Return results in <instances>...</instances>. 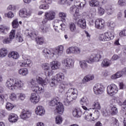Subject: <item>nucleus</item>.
<instances>
[{
  "label": "nucleus",
  "instance_id": "nucleus-12",
  "mask_svg": "<svg viewBox=\"0 0 126 126\" xmlns=\"http://www.w3.org/2000/svg\"><path fill=\"white\" fill-rule=\"evenodd\" d=\"M100 116V112L98 110H95L93 116L92 117V114L89 113L87 115H86L85 119L86 120H89L88 121H90V122H91L92 121H95V120H97L98 118H99Z\"/></svg>",
  "mask_w": 126,
  "mask_h": 126
},
{
  "label": "nucleus",
  "instance_id": "nucleus-5",
  "mask_svg": "<svg viewBox=\"0 0 126 126\" xmlns=\"http://www.w3.org/2000/svg\"><path fill=\"white\" fill-rule=\"evenodd\" d=\"M56 18V12L53 10H49L45 12L44 18L42 21L43 24H45L48 22V21H52Z\"/></svg>",
  "mask_w": 126,
  "mask_h": 126
},
{
  "label": "nucleus",
  "instance_id": "nucleus-50",
  "mask_svg": "<svg viewBox=\"0 0 126 126\" xmlns=\"http://www.w3.org/2000/svg\"><path fill=\"white\" fill-rule=\"evenodd\" d=\"M14 106L13 104L10 103V102H7L6 105V108L7 110L8 111H10L13 109Z\"/></svg>",
  "mask_w": 126,
  "mask_h": 126
},
{
  "label": "nucleus",
  "instance_id": "nucleus-20",
  "mask_svg": "<svg viewBox=\"0 0 126 126\" xmlns=\"http://www.w3.org/2000/svg\"><path fill=\"white\" fill-rule=\"evenodd\" d=\"M20 117L22 120H27V119H29L31 117V112L27 110H23Z\"/></svg>",
  "mask_w": 126,
  "mask_h": 126
},
{
  "label": "nucleus",
  "instance_id": "nucleus-51",
  "mask_svg": "<svg viewBox=\"0 0 126 126\" xmlns=\"http://www.w3.org/2000/svg\"><path fill=\"white\" fill-rule=\"evenodd\" d=\"M87 102H88V99L86 96L83 97L80 100V103L81 105H83V104H87Z\"/></svg>",
  "mask_w": 126,
  "mask_h": 126
},
{
  "label": "nucleus",
  "instance_id": "nucleus-33",
  "mask_svg": "<svg viewBox=\"0 0 126 126\" xmlns=\"http://www.w3.org/2000/svg\"><path fill=\"white\" fill-rule=\"evenodd\" d=\"M7 55V49L3 48L0 49V58H4Z\"/></svg>",
  "mask_w": 126,
  "mask_h": 126
},
{
  "label": "nucleus",
  "instance_id": "nucleus-3",
  "mask_svg": "<svg viewBox=\"0 0 126 126\" xmlns=\"http://www.w3.org/2000/svg\"><path fill=\"white\" fill-rule=\"evenodd\" d=\"M6 86L10 90H14L16 88L22 89L24 86L23 81L18 79H9L6 82Z\"/></svg>",
  "mask_w": 126,
  "mask_h": 126
},
{
  "label": "nucleus",
  "instance_id": "nucleus-57",
  "mask_svg": "<svg viewBox=\"0 0 126 126\" xmlns=\"http://www.w3.org/2000/svg\"><path fill=\"white\" fill-rule=\"evenodd\" d=\"M5 16H7L8 18H13L14 14L11 11L8 12L7 14H5Z\"/></svg>",
  "mask_w": 126,
  "mask_h": 126
},
{
  "label": "nucleus",
  "instance_id": "nucleus-34",
  "mask_svg": "<svg viewBox=\"0 0 126 126\" xmlns=\"http://www.w3.org/2000/svg\"><path fill=\"white\" fill-rule=\"evenodd\" d=\"M123 75L124 74H123V72L121 71L117 72L114 75H113L111 76V78L112 79H117V78H120V77H122Z\"/></svg>",
  "mask_w": 126,
  "mask_h": 126
},
{
  "label": "nucleus",
  "instance_id": "nucleus-32",
  "mask_svg": "<svg viewBox=\"0 0 126 126\" xmlns=\"http://www.w3.org/2000/svg\"><path fill=\"white\" fill-rule=\"evenodd\" d=\"M93 79H94V75H88L83 78V82L85 83V82H88V81L93 80Z\"/></svg>",
  "mask_w": 126,
  "mask_h": 126
},
{
  "label": "nucleus",
  "instance_id": "nucleus-15",
  "mask_svg": "<svg viewBox=\"0 0 126 126\" xmlns=\"http://www.w3.org/2000/svg\"><path fill=\"white\" fill-rule=\"evenodd\" d=\"M40 3L46 4H41L39 6L40 9H49L50 7V5H49V4H51V3H52V0H41Z\"/></svg>",
  "mask_w": 126,
  "mask_h": 126
},
{
  "label": "nucleus",
  "instance_id": "nucleus-53",
  "mask_svg": "<svg viewBox=\"0 0 126 126\" xmlns=\"http://www.w3.org/2000/svg\"><path fill=\"white\" fill-rule=\"evenodd\" d=\"M25 34H26L28 36H30V37H32V35H32L33 36H34H34H37V34H36V33L32 32L30 31H29L28 30L25 31Z\"/></svg>",
  "mask_w": 126,
  "mask_h": 126
},
{
  "label": "nucleus",
  "instance_id": "nucleus-40",
  "mask_svg": "<svg viewBox=\"0 0 126 126\" xmlns=\"http://www.w3.org/2000/svg\"><path fill=\"white\" fill-rule=\"evenodd\" d=\"M105 9L107 10V13L108 15H111V14H113L114 13V8L112 7V6H106Z\"/></svg>",
  "mask_w": 126,
  "mask_h": 126
},
{
  "label": "nucleus",
  "instance_id": "nucleus-31",
  "mask_svg": "<svg viewBox=\"0 0 126 126\" xmlns=\"http://www.w3.org/2000/svg\"><path fill=\"white\" fill-rule=\"evenodd\" d=\"M18 73L22 76H26L28 74V69L27 68H22L19 70Z\"/></svg>",
  "mask_w": 126,
  "mask_h": 126
},
{
  "label": "nucleus",
  "instance_id": "nucleus-54",
  "mask_svg": "<svg viewBox=\"0 0 126 126\" xmlns=\"http://www.w3.org/2000/svg\"><path fill=\"white\" fill-rule=\"evenodd\" d=\"M59 92H61V93H62V92H63V90H64L65 88V86L64 85V84H63V83H59Z\"/></svg>",
  "mask_w": 126,
  "mask_h": 126
},
{
  "label": "nucleus",
  "instance_id": "nucleus-43",
  "mask_svg": "<svg viewBox=\"0 0 126 126\" xmlns=\"http://www.w3.org/2000/svg\"><path fill=\"white\" fill-rule=\"evenodd\" d=\"M58 98H54L53 100H52L50 102H49V105L50 106H52V107H54L55 106H57L58 105V103L60 102L58 100Z\"/></svg>",
  "mask_w": 126,
  "mask_h": 126
},
{
  "label": "nucleus",
  "instance_id": "nucleus-14",
  "mask_svg": "<svg viewBox=\"0 0 126 126\" xmlns=\"http://www.w3.org/2000/svg\"><path fill=\"white\" fill-rule=\"evenodd\" d=\"M15 37V30H13L10 32V34L8 37H6L2 40L3 44H9L11 43L12 39H14Z\"/></svg>",
  "mask_w": 126,
  "mask_h": 126
},
{
  "label": "nucleus",
  "instance_id": "nucleus-56",
  "mask_svg": "<svg viewBox=\"0 0 126 126\" xmlns=\"http://www.w3.org/2000/svg\"><path fill=\"white\" fill-rule=\"evenodd\" d=\"M80 65L82 68H85L87 66V63H86V62L84 61L80 62Z\"/></svg>",
  "mask_w": 126,
  "mask_h": 126
},
{
  "label": "nucleus",
  "instance_id": "nucleus-61",
  "mask_svg": "<svg viewBox=\"0 0 126 126\" xmlns=\"http://www.w3.org/2000/svg\"><path fill=\"white\" fill-rule=\"evenodd\" d=\"M72 54H77L79 51V48L76 46L72 47Z\"/></svg>",
  "mask_w": 126,
  "mask_h": 126
},
{
  "label": "nucleus",
  "instance_id": "nucleus-39",
  "mask_svg": "<svg viewBox=\"0 0 126 126\" xmlns=\"http://www.w3.org/2000/svg\"><path fill=\"white\" fill-rule=\"evenodd\" d=\"M63 118L60 115L55 117V123L56 125H62V124H63Z\"/></svg>",
  "mask_w": 126,
  "mask_h": 126
},
{
  "label": "nucleus",
  "instance_id": "nucleus-29",
  "mask_svg": "<svg viewBox=\"0 0 126 126\" xmlns=\"http://www.w3.org/2000/svg\"><path fill=\"white\" fill-rule=\"evenodd\" d=\"M97 13V11L96 10V9L93 8L92 9L88 15V16L89 17V18H91V19H92V18H94L95 16H96V14Z\"/></svg>",
  "mask_w": 126,
  "mask_h": 126
},
{
  "label": "nucleus",
  "instance_id": "nucleus-36",
  "mask_svg": "<svg viewBox=\"0 0 126 126\" xmlns=\"http://www.w3.org/2000/svg\"><path fill=\"white\" fill-rule=\"evenodd\" d=\"M92 107L93 109H94L95 110H96V111H98V110H101V105H100V103L98 101H95L94 102Z\"/></svg>",
  "mask_w": 126,
  "mask_h": 126
},
{
  "label": "nucleus",
  "instance_id": "nucleus-44",
  "mask_svg": "<svg viewBox=\"0 0 126 126\" xmlns=\"http://www.w3.org/2000/svg\"><path fill=\"white\" fill-rule=\"evenodd\" d=\"M12 26L13 28H14L15 29H16V28H18V26H19L18 19H16L14 20L12 22Z\"/></svg>",
  "mask_w": 126,
  "mask_h": 126
},
{
  "label": "nucleus",
  "instance_id": "nucleus-4",
  "mask_svg": "<svg viewBox=\"0 0 126 126\" xmlns=\"http://www.w3.org/2000/svg\"><path fill=\"white\" fill-rule=\"evenodd\" d=\"M63 80H64V74L63 73H59L56 75L54 79H52L50 81V86L51 87L57 86V85H59V83H62Z\"/></svg>",
  "mask_w": 126,
  "mask_h": 126
},
{
  "label": "nucleus",
  "instance_id": "nucleus-6",
  "mask_svg": "<svg viewBox=\"0 0 126 126\" xmlns=\"http://www.w3.org/2000/svg\"><path fill=\"white\" fill-rule=\"evenodd\" d=\"M102 56L103 52L99 51L97 53L92 54V56L90 57L89 59L86 60V62L88 63H94V62H99Z\"/></svg>",
  "mask_w": 126,
  "mask_h": 126
},
{
  "label": "nucleus",
  "instance_id": "nucleus-48",
  "mask_svg": "<svg viewBox=\"0 0 126 126\" xmlns=\"http://www.w3.org/2000/svg\"><path fill=\"white\" fill-rule=\"evenodd\" d=\"M40 30L42 33H47V32H49V31L51 30V28L50 26L45 27L44 28L41 27L40 28Z\"/></svg>",
  "mask_w": 126,
  "mask_h": 126
},
{
  "label": "nucleus",
  "instance_id": "nucleus-28",
  "mask_svg": "<svg viewBox=\"0 0 126 126\" xmlns=\"http://www.w3.org/2000/svg\"><path fill=\"white\" fill-rule=\"evenodd\" d=\"M89 4L92 7H98L100 5V2L98 0H91Z\"/></svg>",
  "mask_w": 126,
  "mask_h": 126
},
{
  "label": "nucleus",
  "instance_id": "nucleus-64",
  "mask_svg": "<svg viewBox=\"0 0 126 126\" xmlns=\"http://www.w3.org/2000/svg\"><path fill=\"white\" fill-rule=\"evenodd\" d=\"M24 62L25 63H26V67H28V66H30V65H31V60L30 59H28Z\"/></svg>",
  "mask_w": 126,
  "mask_h": 126
},
{
  "label": "nucleus",
  "instance_id": "nucleus-16",
  "mask_svg": "<svg viewBox=\"0 0 126 126\" xmlns=\"http://www.w3.org/2000/svg\"><path fill=\"white\" fill-rule=\"evenodd\" d=\"M30 101L33 104H37L40 101V96L36 93H32Z\"/></svg>",
  "mask_w": 126,
  "mask_h": 126
},
{
  "label": "nucleus",
  "instance_id": "nucleus-8",
  "mask_svg": "<svg viewBox=\"0 0 126 126\" xmlns=\"http://www.w3.org/2000/svg\"><path fill=\"white\" fill-rule=\"evenodd\" d=\"M77 0H76V2H75V5L70 8V11L72 13L73 12V9L76 8L73 19L75 20L76 23L77 22V23H78V22H79V4H77Z\"/></svg>",
  "mask_w": 126,
  "mask_h": 126
},
{
  "label": "nucleus",
  "instance_id": "nucleus-42",
  "mask_svg": "<svg viewBox=\"0 0 126 126\" xmlns=\"http://www.w3.org/2000/svg\"><path fill=\"white\" fill-rule=\"evenodd\" d=\"M68 26L71 32H75V30H76V27L74 23H70Z\"/></svg>",
  "mask_w": 126,
  "mask_h": 126
},
{
  "label": "nucleus",
  "instance_id": "nucleus-62",
  "mask_svg": "<svg viewBox=\"0 0 126 126\" xmlns=\"http://www.w3.org/2000/svg\"><path fill=\"white\" fill-rule=\"evenodd\" d=\"M118 4L120 5V6H124V5H126V0H119Z\"/></svg>",
  "mask_w": 126,
  "mask_h": 126
},
{
  "label": "nucleus",
  "instance_id": "nucleus-47",
  "mask_svg": "<svg viewBox=\"0 0 126 126\" xmlns=\"http://www.w3.org/2000/svg\"><path fill=\"white\" fill-rule=\"evenodd\" d=\"M9 99L11 101H15L17 99L16 94L12 93L9 95Z\"/></svg>",
  "mask_w": 126,
  "mask_h": 126
},
{
  "label": "nucleus",
  "instance_id": "nucleus-55",
  "mask_svg": "<svg viewBox=\"0 0 126 126\" xmlns=\"http://www.w3.org/2000/svg\"><path fill=\"white\" fill-rule=\"evenodd\" d=\"M111 114L112 115H117L118 114V108L113 106L111 108Z\"/></svg>",
  "mask_w": 126,
  "mask_h": 126
},
{
  "label": "nucleus",
  "instance_id": "nucleus-52",
  "mask_svg": "<svg viewBox=\"0 0 126 126\" xmlns=\"http://www.w3.org/2000/svg\"><path fill=\"white\" fill-rule=\"evenodd\" d=\"M16 36V39L18 40L19 42L21 43L23 42V37H22L19 32H17Z\"/></svg>",
  "mask_w": 126,
  "mask_h": 126
},
{
  "label": "nucleus",
  "instance_id": "nucleus-2",
  "mask_svg": "<svg viewBox=\"0 0 126 126\" xmlns=\"http://www.w3.org/2000/svg\"><path fill=\"white\" fill-rule=\"evenodd\" d=\"M78 92L76 89L70 88L67 91L65 96L66 98L64 99L63 103L65 106H69L70 102L73 100H76Z\"/></svg>",
  "mask_w": 126,
  "mask_h": 126
},
{
  "label": "nucleus",
  "instance_id": "nucleus-22",
  "mask_svg": "<svg viewBox=\"0 0 126 126\" xmlns=\"http://www.w3.org/2000/svg\"><path fill=\"white\" fill-rule=\"evenodd\" d=\"M56 111L58 114L62 115L63 114L64 111V108L63 107V104L62 102H58L56 107Z\"/></svg>",
  "mask_w": 126,
  "mask_h": 126
},
{
  "label": "nucleus",
  "instance_id": "nucleus-11",
  "mask_svg": "<svg viewBox=\"0 0 126 126\" xmlns=\"http://www.w3.org/2000/svg\"><path fill=\"white\" fill-rule=\"evenodd\" d=\"M118 91H119V89L117 85L114 84L109 85L107 87V92L110 96L115 95V94L118 93Z\"/></svg>",
  "mask_w": 126,
  "mask_h": 126
},
{
  "label": "nucleus",
  "instance_id": "nucleus-19",
  "mask_svg": "<svg viewBox=\"0 0 126 126\" xmlns=\"http://www.w3.org/2000/svg\"><path fill=\"white\" fill-rule=\"evenodd\" d=\"M42 69L47 72V75L48 76L52 75L53 74V71L51 68V65L48 63H43L42 64Z\"/></svg>",
  "mask_w": 126,
  "mask_h": 126
},
{
  "label": "nucleus",
  "instance_id": "nucleus-24",
  "mask_svg": "<svg viewBox=\"0 0 126 126\" xmlns=\"http://www.w3.org/2000/svg\"><path fill=\"white\" fill-rule=\"evenodd\" d=\"M8 120L10 123H16L18 121V116L14 113H11L9 115Z\"/></svg>",
  "mask_w": 126,
  "mask_h": 126
},
{
  "label": "nucleus",
  "instance_id": "nucleus-45",
  "mask_svg": "<svg viewBox=\"0 0 126 126\" xmlns=\"http://www.w3.org/2000/svg\"><path fill=\"white\" fill-rule=\"evenodd\" d=\"M35 41L37 44L39 45H43L44 44V38L41 37H37L35 38Z\"/></svg>",
  "mask_w": 126,
  "mask_h": 126
},
{
  "label": "nucleus",
  "instance_id": "nucleus-30",
  "mask_svg": "<svg viewBox=\"0 0 126 126\" xmlns=\"http://www.w3.org/2000/svg\"><path fill=\"white\" fill-rule=\"evenodd\" d=\"M110 64H111V61L107 59H104L102 61L101 63V65L103 67H108V66H110Z\"/></svg>",
  "mask_w": 126,
  "mask_h": 126
},
{
  "label": "nucleus",
  "instance_id": "nucleus-13",
  "mask_svg": "<svg viewBox=\"0 0 126 126\" xmlns=\"http://www.w3.org/2000/svg\"><path fill=\"white\" fill-rule=\"evenodd\" d=\"M62 63L67 68H72L74 66V61L69 58L64 59Z\"/></svg>",
  "mask_w": 126,
  "mask_h": 126
},
{
  "label": "nucleus",
  "instance_id": "nucleus-38",
  "mask_svg": "<svg viewBox=\"0 0 126 126\" xmlns=\"http://www.w3.org/2000/svg\"><path fill=\"white\" fill-rule=\"evenodd\" d=\"M80 27L82 29H85L86 28V21L84 19H80Z\"/></svg>",
  "mask_w": 126,
  "mask_h": 126
},
{
  "label": "nucleus",
  "instance_id": "nucleus-46",
  "mask_svg": "<svg viewBox=\"0 0 126 126\" xmlns=\"http://www.w3.org/2000/svg\"><path fill=\"white\" fill-rule=\"evenodd\" d=\"M79 109L78 108H75L72 111V115L74 118H78L79 117Z\"/></svg>",
  "mask_w": 126,
  "mask_h": 126
},
{
  "label": "nucleus",
  "instance_id": "nucleus-58",
  "mask_svg": "<svg viewBox=\"0 0 126 126\" xmlns=\"http://www.w3.org/2000/svg\"><path fill=\"white\" fill-rule=\"evenodd\" d=\"M7 98V94H2L0 95V100L2 102H4V100Z\"/></svg>",
  "mask_w": 126,
  "mask_h": 126
},
{
  "label": "nucleus",
  "instance_id": "nucleus-26",
  "mask_svg": "<svg viewBox=\"0 0 126 126\" xmlns=\"http://www.w3.org/2000/svg\"><path fill=\"white\" fill-rule=\"evenodd\" d=\"M52 69H59L61 66V63L59 61H53L51 63Z\"/></svg>",
  "mask_w": 126,
  "mask_h": 126
},
{
  "label": "nucleus",
  "instance_id": "nucleus-63",
  "mask_svg": "<svg viewBox=\"0 0 126 126\" xmlns=\"http://www.w3.org/2000/svg\"><path fill=\"white\" fill-rule=\"evenodd\" d=\"M25 98H26V95H25V94L23 93H21L19 94V99H20L22 101H23L25 100Z\"/></svg>",
  "mask_w": 126,
  "mask_h": 126
},
{
  "label": "nucleus",
  "instance_id": "nucleus-25",
  "mask_svg": "<svg viewBox=\"0 0 126 126\" xmlns=\"http://www.w3.org/2000/svg\"><path fill=\"white\" fill-rule=\"evenodd\" d=\"M9 31V27L0 26V34L2 35H6Z\"/></svg>",
  "mask_w": 126,
  "mask_h": 126
},
{
  "label": "nucleus",
  "instance_id": "nucleus-37",
  "mask_svg": "<svg viewBox=\"0 0 126 126\" xmlns=\"http://www.w3.org/2000/svg\"><path fill=\"white\" fill-rule=\"evenodd\" d=\"M59 17L61 18V21H62V22H65V18H66V13L63 12H60L59 13Z\"/></svg>",
  "mask_w": 126,
  "mask_h": 126
},
{
  "label": "nucleus",
  "instance_id": "nucleus-60",
  "mask_svg": "<svg viewBox=\"0 0 126 126\" xmlns=\"http://www.w3.org/2000/svg\"><path fill=\"white\" fill-rule=\"evenodd\" d=\"M80 9H82V8H83L84 7V5H85V3H86V2H85V0H80Z\"/></svg>",
  "mask_w": 126,
  "mask_h": 126
},
{
  "label": "nucleus",
  "instance_id": "nucleus-49",
  "mask_svg": "<svg viewBox=\"0 0 126 126\" xmlns=\"http://www.w3.org/2000/svg\"><path fill=\"white\" fill-rule=\"evenodd\" d=\"M58 3L59 4H65V3H67L68 5L71 4V3L69 1H67V0H59Z\"/></svg>",
  "mask_w": 126,
  "mask_h": 126
},
{
  "label": "nucleus",
  "instance_id": "nucleus-1",
  "mask_svg": "<svg viewBox=\"0 0 126 126\" xmlns=\"http://www.w3.org/2000/svg\"><path fill=\"white\" fill-rule=\"evenodd\" d=\"M63 53V46L59 45L54 49L45 48L42 51L43 55L45 57H54L55 56L58 58L60 56H62Z\"/></svg>",
  "mask_w": 126,
  "mask_h": 126
},
{
  "label": "nucleus",
  "instance_id": "nucleus-10",
  "mask_svg": "<svg viewBox=\"0 0 126 126\" xmlns=\"http://www.w3.org/2000/svg\"><path fill=\"white\" fill-rule=\"evenodd\" d=\"M32 14V9L30 8L21 9L19 11V16L22 18H29Z\"/></svg>",
  "mask_w": 126,
  "mask_h": 126
},
{
  "label": "nucleus",
  "instance_id": "nucleus-35",
  "mask_svg": "<svg viewBox=\"0 0 126 126\" xmlns=\"http://www.w3.org/2000/svg\"><path fill=\"white\" fill-rule=\"evenodd\" d=\"M110 122L112 126H120L119 121L115 118H111Z\"/></svg>",
  "mask_w": 126,
  "mask_h": 126
},
{
  "label": "nucleus",
  "instance_id": "nucleus-17",
  "mask_svg": "<svg viewBox=\"0 0 126 126\" xmlns=\"http://www.w3.org/2000/svg\"><path fill=\"white\" fill-rule=\"evenodd\" d=\"M94 91L96 95L102 94L104 92V87L100 84L95 85L94 87Z\"/></svg>",
  "mask_w": 126,
  "mask_h": 126
},
{
  "label": "nucleus",
  "instance_id": "nucleus-21",
  "mask_svg": "<svg viewBox=\"0 0 126 126\" xmlns=\"http://www.w3.org/2000/svg\"><path fill=\"white\" fill-rule=\"evenodd\" d=\"M45 111L44 107L39 105L36 107L35 109V114L38 116H44L45 115Z\"/></svg>",
  "mask_w": 126,
  "mask_h": 126
},
{
  "label": "nucleus",
  "instance_id": "nucleus-41",
  "mask_svg": "<svg viewBox=\"0 0 126 126\" xmlns=\"http://www.w3.org/2000/svg\"><path fill=\"white\" fill-rule=\"evenodd\" d=\"M105 9H104L103 7L101 6L98 7L97 13L100 16H102V15H104V14H105Z\"/></svg>",
  "mask_w": 126,
  "mask_h": 126
},
{
  "label": "nucleus",
  "instance_id": "nucleus-59",
  "mask_svg": "<svg viewBox=\"0 0 126 126\" xmlns=\"http://www.w3.org/2000/svg\"><path fill=\"white\" fill-rule=\"evenodd\" d=\"M16 6L14 5H9L7 7L8 10H12L13 11L16 10Z\"/></svg>",
  "mask_w": 126,
  "mask_h": 126
},
{
  "label": "nucleus",
  "instance_id": "nucleus-7",
  "mask_svg": "<svg viewBox=\"0 0 126 126\" xmlns=\"http://www.w3.org/2000/svg\"><path fill=\"white\" fill-rule=\"evenodd\" d=\"M30 83L31 85L32 90L33 92H36L39 94H41L44 92V89L40 87L38 84L36 83L35 80L33 79H31L30 81Z\"/></svg>",
  "mask_w": 126,
  "mask_h": 126
},
{
  "label": "nucleus",
  "instance_id": "nucleus-27",
  "mask_svg": "<svg viewBox=\"0 0 126 126\" xmlns=\"http://www.w3.org/2000/svg\"><path fill=\"white\" fill-rule=\"evenodd\" d=\"M8 58L10 59H13L14 60H17L19 58V54L18 53L12 51L10 52L8 55Z\"/></svg>",
  "mask_w": 126,
  "mask_h": 126
},
{
  "label": "nucleus",
  "instance_id": "nucleus-23",
  "mask_svg": "<svg viewBox=\"0 0 126 126\" xmlns=\"http://www.w3.org/2000/svg\"><path fill=\"white\" fill-rule=\"evenodd\" d=\"M36 80L37 83L39 84H41L43 87H44V85H46L47 83H49V80L47 79L45 80H43L41 77H39V76H36Z\"/></svg>",
  "mask_w": 126,
  "mask_h": 126
},
{
  "label": "nucleus",
  "instance_id": "nucleus-9",
  "mask_svg": "<svg viewBox=\"0 0 126 126\" xmlns=\"http://www.w3.org/2000/svg\"><path fill=\"white\" fill-rule=\"evenodd\" d=\"M115 38L114 34L111 32H105L102 34L99 35L98 39L100 41L105 42V41H110V40H113Z\"/></svg>",
  "mask_w": 126,
  "mask_h": 126
},
{
  "label": "nucleus",
  "instance_id": "nucleus-18",
  "mask_svg": "<svg viewBox=\"0 0 126 126\" xmlns=\"http://www.w3.org/2000/svg\"><path fill=\"white\" fill-rule=\"evenodd\" d=\"M105 26V22L102 19H97L95 21V27L97 29H103Z\"/></svg>",
  "mask_w": 126,
  "mask_h": 126
}]
</instances>
